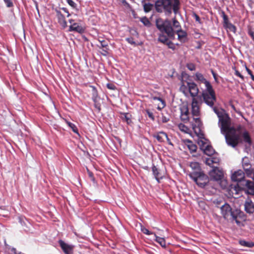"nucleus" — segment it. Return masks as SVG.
<instances>
[{
  "label": "nucleus",
  "mask_w": 254,
  "mask_h": 254,
  "mask_svg": "<svg viewBox=\"0 0 254 254\" xmlns=\"http://www.w3.org/2000/svg\"><path fill=\"white\" fill-rule=\"evenodd\" d=\"M201 94L204 102L210 107L217 115L219 121L218 126L221 133L224 135L228 145L233 148L239 143H243L246 149L251 147L253 140L251 134L244 126L239 125L236 127L231 126V119L225 110L213 107L216 100L215 91L211 85L205 87Z\"/></svg>",
  "instance_id": "1"
},
{
  "label": "nucleus",
  "mask_w": 254,
  "mask_h": 254,
  "mask_svg": "<svg viewBox=\"0 0 254 254\" xmlns=\"http://www.w3.org/2000/svg\"><path fill=\"white\" fill-rule=\"evenodd\" d=\"M157 28L161 32L167 34L170 38L174 39L175 34L178 35V39L182 43H185L188 40L187 33L182 29L180 22L174 17L172 21L169 19L163 20L158 18L156 20Z\"/></svg>",
  "instance_id": "2"
},
{
  "label": "nucleus",
  "mask_w": 254,
  "mask_h": 254,
  "mask_svg": "<svg viewBox=\"0 0 254 254\" xmlns=\"http://www.w3.org/2000/svg\"><path fill=\"white\" fill-rule=\"evenodd\" d=\"M201 102H199L197 98H192L191 102V114L193 116V119L196 125H192V128L196 132L197 126L199 127L201 125V121L199 118L200 115V107Z\"/></svg>",
  "instance_id": "3"
},
{
  "label": "nucleus",
  "mask_w": 254,
  "mask_h": 254,
  "mask_svg": "<svg viewBox=\"0 0 254 254\" xmlns=\"http://www.w3.org/2000/svg\"><path fill=\"white\" fill-rule=\"evenodd\" d=\"M155 7L157 12H165L166 15H169L172 13L173 3L172 0H157Z\"/></svg>",
  "instance_id": "4"
},
{
  "label": "nucleus",
  "mask_w": 254,
  "mask_h": 254,
  "mask_svg": "<svg viewBox=\"0 0 254 254\" xmlns=\"http://www.w3.org/2000/svg\"><path fill=\"white\" fill-rule=\"evenodd\" d=\"M190 177L201 188H204L208 182V178L202 172L190 173Z\"/></svg>",
  "instance_id": "5"
},
{
  "label": "nucleus",
  "mask_w": 254,
  "mask_h": 254,
  "mask_svg": "<svg viewBox=\"0 0 254 254\" xmlns=\"http://www.w3.org/2000/svg\"><path fill=\"white\" fill-rule=\"evenodd\" d=\"M221 214L223 217L226 219H231L234 213L232 211V208L230 205L225 203L221 207Z\"/></svg>",
  "instance_id": "6"
},
{
  "label": "nucleus",
  "mask_w": 254,
  "mask_h": 254,
  "mask_svg": "<svg viewBox=\"0 0 254 254\" xmlns=\"http://www.w3.org/2000/svg\"><path fill=\"white\" fill-rule=\"evenodd\" d=\"M210 178L216 181L221 180L223 177V172L222 170L218 167H214L213 169L209 172Z\"/></svg>",
  "instance_id": "7"
},
{
  "label": "nucleus",
  "mask_w": 254,
  "mask_h": 254,
  "mask_svg": "<svg viewBox=\"0 0 254 254\" xmlns=\"http://www.w3.org/2000/svg\"><path fill=\"white\" fill-rule=\"evenodd\" d=\"M187 85L189 88V92L192 98H196L197 96L199 89L197 85L194 82H187Z\"/></svg>",
  "instance_id": "8"
},
{
  "label": "nucleus",
  "mask_w": 254,
  "mask_h": 254,
  "mask_svg": "<svg viewBox=\"0 0 254 254\" xmlns=\"http://www.w3.org/2000/svg\"><path fill=\"white\" fill-rule=\"evenodd\" d=\"M59 243L65 254H73L74 246L65 243L61 240Z\"/></svg>",
  "instance_id": "9"
},
{
  "label": "nucleus",
  "mask_w": 254,
  "mask_h": 254,
  "mask_svg": "<svg viewBox=\"0 0 254 254\" xmlns=\"http://www.w3.org/2000/svg\"><path fill=\"white\" fill-rule=\"evenodd\" d=\"M181 119L184 123H187L189 121V112L188 106L183 105L180 108Z\"/></svg>",
  "instance_id": "10"
},
{
  "label": "nucleus",
  "mask_w": 254,
  "mask_h": 254,
  "mask_svg": "<svg viewBox=\"0 0 254 254\" xmlns=\"http://www.w3.org/2000/svg\"><path fill=\"white\" fill-rule=\"evenodd\" d=\"M245 178V173L241 170L235 171L231 176V179L234 182H241Z\"/></svg>",
  "instance_id": "11"
},
{
  "label": "nucleus",
  "mask_w": 254,
  "mask_h": 254,
  "mask_svg": "<svg viewBox=\"0 0 254 254\" xmlns=\"http://www.w3.org/2000/svg\"><path fill=\"white\" fill-rule=\"evenodd\" d=\"M55 11L59 23L63 28H65L67 26V23L64 16L59 10L56 9Z\"/></svg>",
  "instance_id": "12"
},
{
  "label": "nucleus",
  "mask_w": 254,
  "mask_h": 254,
  "mask_svg": "<svg viewBox=\"0 0 254 254\" xmlns=\"http://www.w3.org/2000/svg\"><path fill=\"white\" fill-rule=\"evenodd\" d=\"M244 186H245L246 189L245 192L248 194L254 195V183L250 180H247L246 181Z\"/></svg>",
  "instance_id": "13"
},
{
  "label": "nucleus",
  "mask_w": 254,
  "mask_h": 254,
  "mask_svg": "<svg viewBox=\"0 0 254 254\" xmlns=\"http://www.w3.org/2000/svg\"><path fill=\"white\" fill-rule=\"evenodd\" d=\"M245 210L249 214L254 212V204L250 198H248L245 201Z\"/></svg>",
  "instance_id": "14"
},
{
  "label": "nucleus",
  "mask_w": 254,
  "mask_h": 254,
  "mask_svg": "<svg viewBox=\"0 0 254 254\" xmlns=\"http://www.w3.org/2000/svg\"><path fill=\"white\" fill-rule=\"evenodd\" d=\"M242 166L244 170H245L246 175L249 171L252 169L251 168V165L250 162V161L247 157H244L242 160Z\"/></svg>",
  "instance_id": "15"
},
{
  "label": "nucleus",
  "mask_w": 254,
  "mask_h": 254,
  "mask_svg": "<svg viewBox=\"0 0 254 254\" xmlns=\"http://www.w3.org/2000/svg\"><path fill=\"white\" fill-rule=\"evenodd\" d=\"M195 79L205 84V87L211 85L210 82L206 80L203 75L200 73L197 72L195 73Z\"/></svg>",
  "instance_id": "16"
},
{
  "label": "nucleus",
  "mask_w": 254,
  "mask_h": 254,
  "mask_svg": "<svg viewBox=\"0 0 254 254\" xmlns=\"http://www.w3.org/2000/svg\"><path fill=\"white\" fill-rule=\"evenodd\" d=\"M69 31H76L78 33H82L84 30L82 26H80L77 23H73L72 24L70 25L69 27Z\"/></svg>",
  "instance_id": "17"
},
{
  "label": "nucleus",
  "mask_w": 254,
  "mask_h": 254,
  "mask_svg": "<svg viewBox=\"0 0 254 254\" xmlns=\"http://www.w3.org/2000/svg\"><path fill=\"white\" fill-rule=\"evenodd\" d=\"M220 159L218 157L216 156H212L209 158H207L205 159V163L208 165L211 166L213 164H218L219 163Z\"/></svg>",
  "instance_id": "18"
},
{
  "label": "nucleus",
  "mask_w": 254,
  "mask_h": 254,
  "mask_svg": "<svg viewBox=\"0 0 254 254\" xmlns=\"http://www.w3.org/2000/svg\"><path fill=\"white\" fill-rule=\"evenodd\" d=\"M190 167L192 169V172L190 173H196V172H201V169L199 166V164L196 162H193L190 163Z\"/></svg>",
  "instance_id": "19"
},
{
  "label": "nucleus",
  "mask_w": 254,
  "mask_h": 254,
  "mask_svg": "<svg viewBox=\"0 0 254 254\" xmlns=\"http://www.w3.org/2000/svg\"><path fill=\"white\" fill-rule=\"evenodd\" d=\"M154 137L158 141L164 142L166 138H167V134L163 131H161L154 135Z\"/></svg>",
  "instance_id": "20"
},
{
  "label": "nucleus",
  "mask_w": 254,
  "mask_h": 254,
  "mask_svg": "<svg viewBox=\"0 0 254 254\" xmlns=\"http://www.w3.org/2000/svg\"><path fill=\"white\" fill-rule=\"evenodd\" d=\"M202 150L204 153L209 156H211V155H213V154L215 152V151L212 148V147L211 145H209V144L206 145Z\"/></svg>",
  "instance_id": "21"
},
{
  "label": "nucleus",
  "mask_w": 254,
  "mask_h": 254,
  "mask_svg": "<svg viewBox=\"0 0 254 254\" xmlns=\"http://www.w3.org/2000/svg\"><path fill=\"white\" fill-rule=\"evenodd\" d=\"M152 171L153 172V174L155 178L157 181V182H159V179H162V177L160 175V173L158 170V169L153 165L152 167Z\"/></svg>",
  "instance_id": "22"
},
{
  "label": "nucleus",
  "mask_w": 254,
  "mask_h": 254,
  "mask_svg": "<svg viewBox=\"0 0 254 254\" xmlns=\"http://www.w3.org/2000/svg\"><path fill=\"white\" fill-rule=\"evenodd\" d=\"M173 3V10L175 14H177L180 9V1L179 0H172Z\"/></svg>",
  "instance_id": "23"
},
{
  "label": "nucleus",
  "mask_w": 254,
  "mask_h": 254,
  "mask_svg": "<svg viewBox=\"0 0 254 254\" xmlns=\"http://www.w3.org/2000/svg\"><path fill=\"white\" fill-rule=\"evenodd\" d=\"M168 37L169 38L167 34L166 35L163 33H161L159 35L158 40L160 42L165 44L169 41Z\"/></svg>",
  "instance_id": "24"
},
{
  "label": "nucleus",
  "mask_w": 254,
  "mask_h": 254,
  "mask_svg": "<svg viewBox=\"0 0 254 254\" xmlns=\"http://www.w3.org/2000/svg\"><path fill=\"white\" fill-rule=\"evenodd\" d=\"M154 235L155 238V241L158 243L162 247L166 248V244L164 238L159 237L157 236L155 234H154Z\"/></svg>",
  "instance_id": "25"
},
{
  "label": "nucleus",
  "mask_w": 254,
  "mask_h": 254,
  "mask_svg": "<svg viewBox=\"0 0 254 254\" xmlns=\"http://www.w3.org/2000/svg\"><path fill=\"white\" fill-rule=\"evenodd\" d=\"M187 145L191 152H194L196 151L197 149V146L196 145L193 144L192 141L190 140L187 141Z\"/></svg>",
  "instance_id": "26"
},
{
  "label": "nucleus",
  "mask_w": 254,
  "mask_h": 254,
  "mask_svg": "<svg viewBox=\"0 0 254 254\" xmlns=\"http://www.w3.org/2000/svg\"><path fill=\"white\" fill-rule=\"evenodd\" d=\"M99 42H100V45H98V47L100 48H105V49L103 50L104 52H105L106 53H107V50H108V42L106 41L105 40H99Z\"/></svg>",
  "instance_id": "27"
},
{
  "label": "nucleus",
  "mask_w": 254,
  "mask_h": 254,
  "mask_svg": "<svg viewBox=\"0 0 254 254\" xmlns=\"http://www.w3.org/2000/svg\"><path fill=\"white\" fill-rule=\"evenodd\" d=\"M90 87L92 89V99L94 102H96L98 98L97 90L96 87L93 86H90Z\"/></svg>",
  "instance_id": "28"
},
{
  "label": "nucleus",
  "mask_w": 254,
  "mask_h": 254,
  "mask_svg": "<svg viewBox=\"0 0 254 254\" xmlns=\"http://www.w3.org/2000/svg\"><path fill=\"white\" fill-rule=\"evenodd\" d=\"M152 99L154 100H158L161 102V105H159L157 107V109L159 110H161L162 109L164 108L165 107V106H166L165 102L163 99H162L161 98L157 97H153Z\"/></svg>",
  "instance_id": "29"
},
{
  "label": "nucleus",
  "mask_w": 254,
  "mask_h": 254,
  "mask_svg": "<svg viewBox=\"0 0 254 254\" xmlns=\"http://www.w3.org/2000/svg\"><path fill=\"white\" fill-rule=\"evenodd\" d=\"M239 243L241 246L248 247V248H252L254 246V243L247 242V241H245L244 240L240 241Z\"/></svg>",
  "instance_id": "30"
},
{
  "label": "nucleus",
  "mask_w": 254,
  "mask_h": 254,
  "mask_svg": "<svg viewBox=\"0 0 254 254\" xmlns=\"http://www.w3.org/2000/svg\"><path fill=\"white\" fill-rule=\"evenodd\" d=\"M178 127L181 131L185 133H188L189 131V128L182 123L179 124L178 125Z\"/></svg>",
  "instance_id": "31"
},
{
  "label": "nucleus",
  "mask_w": 254,
  "mask_h": 254,
  "mask_svg": "<svg viewBox=\"0 0 254 254\" xmlns=\"http://www.w3.org/2000/svg\"><path fill=\"white\" fill-rule=\"evenodd\" d=\"M143 6L144 10L145 12L150 11L153 7V4L150 3H144L143 4Z\"/></svg>",
  "instance_id": "32"
},
{
  "label": "nucleus",
  "mask_w": 254,
  "mask_h": 254,
  "mask_svg": "<svg viewBox=\"0 0 254 254\" xmlns=\"http://www.w3.org/2000/svg\"><path fill=\"white\" fill-rule=\"evenodd\" d=\"M180 90L186 95L188 94V92H189V88L188 85H185L184 83L180 86Z\"/></svg>",
  "instance_id": "33"
},
{
  "label": "nucleus",
  "mask_w": 254,
  "mask_h": 254,
  "mask_svg": "<svg viewBox=\"0 0 254 254\" xmlns=\"http://www.w3.org/2000/svg\"><path fill=\"white\" fill-rule=\"evenodd\" d=\"M224 27L232 32H233L234 33L236 32V27L230 22L229 23H227V24L226 25L224 26Z\"/></svg>",
  "instance_id": "34"
},
{
  "label": "nucleus",
  "mask_w": 254,
  "mask_h": 254,
  "mask_svg": "<svg viewBox=\"0 0 254 254\" xmlns=\"http://www.w3.org/2000/svg\"><path fill=\"white\" fill-rule=\"evenodd\" d=\"M198 144L200 146V148L202 150L208 144L202 139H200L198 141Z\"/></svg>",
  "instance_id": "35"
},
{
  "label": "nucleus",
  "mask_w": 254,
  "mask_h": 254,
  "mask_svg": "<svg viewBox=\"0 0 254 254\" xmlns=\"http://www.w3.org/2000/svg\"><path fill=\"white\" fill-rule=\"evenodd\" d=\"M130 115L127 113H124L123 116V119L125 120L127 124H130L131 123V120L130 118Z\"/></svg>",
  "instance_id": "36"
},
{
  "label": "nucleus",
  "mask_w": 254,
  "mask_h": 254,
  "mask_svg": "<svg viewBox=\"0 0 254 254\" xmlns=\"http://www.w3.org/2000/svg\"><path fill=\"white\" fill-rule=\"evenodd\" d=\"M67 124L74 132L78 134V129L74 124L69 122H67Z\"/></svg>",
  "instance_id": "37"
},
{
  "label": "nucleus",
  "mask_w": 254,
  "mask_h": 254,
  "mask_svg": "<svg viewBox=\"0 0 254 254\" xmlns=\"http://www.w3.org/2000/svg\"><path fill=\"white\" fill-rule=\"evenodd\" d=\"M141 22L145 26H149L150 24V22L148 19L146 17H143L140 19Z\"/></svg>",
  "instance_id": "38"
},
{
  "label": "nucleus",
  "mask_w": 254,
  "mask_h": 254,
  "mask_svg": "<svg viewBox=\"0 0 254 254\" xmlns=\"http://www.w3.org/2000/svg\"><path fill=\"white\" fill-rule=\"evenodd\" d=\"M141 231L142 233H143L144 234H145L146 235H149L154 234L153 233L151 232L147 229H146L145 227H143V226H141Z\"/></svg>",
  "instance_id": "39"
},
{
  "label": "nucleus",
  "mask_w": 254,
  "mask_h": 254,
  "mask_svg": "<svg viewBox=\"0 0 254 254\" xmlns=\"http://www.w3.org/2000/svg\"><path fill=\"white\" fill-rule=\"evenodd\" d=\"M145 112L148 115V117L152 120V121H154L155 117L152 112H151L149 109H146Z\"/></svg>",
  "instance_id": "40"
},
{
  "label": "nucleus",
  "mask_w": 254,
  "mask_h": 254,
  "mask_svg": "<svg viewBox=\"0 0 254 254\" xmlns=\"http://www.w3.org/2000/svg\"><path fill=\"white\" fill-rule=\"evenodd\" d=\"M222 17L223 19L224 26L226 25L227 23H230L228 18L227 16L225 14L224 12L222 13Z\"/></svg>",
  "instance_id": "41"
},
{
  "label": "nucleus",
  "mask_w": 254,
  "mask_h": 254,
  "mask_svg": "<svg viewBox=\"0 0 254 254\" xmlns=\"http://www.w3.org/2000/svg\"><path fill=\"white\" fill-rule=\"evenodd\" d=\"M187 67L189 70L191 71H193L195 69V65L192 63L188 64H187Z\"/></svg>",
  "instance_id": "42"
},
{
  "label": "nucleus",
  "mask_w": 254,
  "mask_h": 254,
  "mask_svg": "<svg viewBox=\"0 0 254 254\" xmlns=\"http://www.w3.org/2000/svg\"><path fill=\"white\" fill-rule=\"evenodd\" d=\"M66 1L73 8H76V4L72 0H66Z\"/></svg>",
  "instance_id": "43"
},
{
  "label": "nucleus",
  "mask_w": 254,
  "mask_h": 254,
  "mask_svg": "<svg viewBox=\"0 0 254 254\" xmlns=\"http://www.w3.org/2000/svg\"><path fill=\"white\" fill-rule=\"evenodd\" d=\"M121 2L124 5L126 8H130V4L126 0H121Z\"/></svg>",
  "instance_id": "44"
},
{
  "label": "nucleus",
  "mask_w": 254,
  "mask_h": 254,
  "mask_svg": "<svg viewBox=\"0 0 254 254\" xmlns=\"http://www.w3.org/2000/svg\"><path fill=\"white\" fill-rule=\"evenodd\" d=\"M165 44H166L168 46V48L170 49H171L173 50H174L175 49V46H174L173 43L170 40L167 43H166Z\"/></svg>",
  "instance_id": "45"
},
{
  "label": "nucleus",
  "mask_w": 254,
  "mask_h": 254,
  "mask_svg": "<svg viewBox=\"0 0 254 254\" xmlns=\"http://www.w3.org/2000/svg\"><path fill=\"white\" fill-rule=\"evenodd\" d=\"M4 2L8 7H10L13 6V3L11 0H4Z\"/></svg>",
  "instance_id": "46"
},
{
  "label": "nucleus",
  "mask_w": 254,
  "mask_h": 254,
  "mask_svg": "<svg viewBox=\"0 0 254 254\" xmlns=\"http://www.w3.org/2000/svg\"><path fill=\"white\" fill-rule=\"evenodd\" d=\"M231 219H232L233 221H235V222L239 225H240L241 223V222L237 219V217L234 214H233V215L231 217Z\"/></svg>",
  "instance_id": "47"
},
{
  "label": "nucleus",
  "mask_w": 254,
  "mask_h": 254,
  "mask_svg": "<svg viewBox=\"0 0 254 254\" xmlns=\"http://www.w3.org/2000/svg\"><path fill=\"white\" fill-rule=\"evenodd\" d=\"M126 41L131 45H135V42L134 41L132 37L126 38Z\"/></svg>",
  "instance_id": "48"
},
{
  "label": "nucleus",
  "mask_w": 254,
  "mask_h": 254,
  "mask_svg": "<svg viewBox=\"0 0 254 254\" xmlns=\"http://www.w3.org/2000/svg\"><path fill=\"white\" fill-rule=\"evenodd\" d=\"M235 74L240 77L242 80H244V76L241 74V73L237 70H235Z\"/></svg>",
  "instance_id": "49"
},
{
  "label": "nucleus",
  "mask_w": 254,
  "mask_h": 254,
  "mask_svg": "<svg viewBox=\"0 0 254 254\" xmlns=\"http://www.w3.org/2000/svg\"><path fill=\"white\" fill-rule=\"evenodd\" d=\"M107 87L108 89L111 90H115L116 89V86L113 84L108 83L107 84Z\"/></svg>",
  "instance_id": "50"
},
{
  "label": "nucleus",
  "mask_w": 254,
  "mask_h": 254,
  "mask_svg": "<svg viewBox=\"0 0 254 254\" xmlns=\"http://www.w3.org/2000/svg\"><path fill=\"white\" fill-rule=\"evenodd\" d=\"M61 9L62 10H63L64 12L66 13H67V17H68L70 16V13H69L67 9L65 7H62L61 8Z\"/></svg>",
  "instance_id": "51"
},
{
  "label": "nucleus",
  "mask_w": 254,
  "mask_h": 254,
  "mask_svg": "<svg viewBox=\"0 0 254 254\" xmlns=\"http://www.w3.org/2000/svg\"><path fill=\"white\" fill-rule=\"evenodd\" d=\"M193 16L195 19V20L196 21H198V22H200V18L198 16V15H197L195 13H193Z\"/></svg>",
  "instance_id": "52"
},
{
  "label": "nucleus",
  "mask_w": 254,
  "mask_h": 254,
  "mask_svg": "<svg viewBox=\"0 0 254 254\" xmlns=\"http://www.w3.org/2000/svg\"><path fill=\"white\" fill-rule=\"evenodd\" d=\"M169 120V119L168 118H167V117H166L165 116L162 117V121L163 123H167L168 122Z\"/></svg>",
  "instance_id": "53"
},
{
  "label": "nucleus",
  "mask_w": 254,
  "mask_h": 254,
  "mask_svg": "<svg viewBox=\"0 0 254 254\" xmlns=\"http://www.w3.org/2000/svg\"><path fill=\"white\" fill-rule=\"evenodd\" d=\"M11 252L13 254H19V253H17V251L16 249L14 248H11Z\"/></svg>",
  "instance_id": "54"
},
{
  "label": "nucleus",
  "mask_w": 254,
  "mask_h": 254,
  "mask_svg": "<svg viewBox=\"0 0 254 254\" xmlns=\"http://www.w3.org/2000/svg\"><path fill=\"white\" fill-rule=\"evenodd\" d=\"M212 74L213 75V76L215 79V80L217 82V79L216 77V74L215 73V72L213 71H212Z\"/></svg>",
  "instance_id": "55"
},
{
  "label": "nucleus",
  "mask_w": 254,
  "mask_h": 254,
  "mask_svg": "<svg viewBox=\"0 0 254 254\" xmlns=\"http://www.w3.org/2000/svg\"><path fill=\"white\" fill-rule=\"evenodd\" d=\"M250 35L252 37V38L254 39V33L252 31L249 32Z\"/></svg>",
  "instance_id": "56"
},
{
  "label": "nucleus",
  "mask_w": 254,
  "mask_h": 254,
  "mask_svg": "<svg viewBox=\"0 0 254 254\" xmlns=\"http://www.w3.org/2000/svg\"><path fill=\"white\" fill-rule=\"evenodd\" d=\"M246 70H247L248 73H249V74H250V75L253 74L252 71L247 67H246Z\"/></svg>",
  "instance_id": "57"
},
{
  "label": "nucleus",
  "mask_w": 254,
  "mask_h": 254,
  "mask_svg": "<svg viewBox=\"0 0 254 254\" xmlns=\"http://www.w3.org/2000/svg\"><path fill=\"white\" fill-rule=\"evenodd\" d=\"M166 139L167 140L168 143L170 144V145H173L170 139L168 138V137L167 136V138H166Z\"/></svg>",
  "instance_id": "58"
},
{
  "label": "nucleus",
  "mask_w": 254,
  "mask_h": 254,
  "mask_svg": "<svg viewBox=\"0 0 254 254\" xmlns=\"http://www.w3.org/2000/svg\"><path fill=\"white\" fill-rule=\"evenodd\" d=\"M73 21H74V20L73 19H69V22L71 24H72L73 23Z\"/></svg>",
  "instance_id": "59"
},
{
  "label": "nucleus",
  "mask_w": 254,
  "mask_h": 254,
  "mask_svg": "<svg viewBox=\"0 0 254 254\" xmlns=\"http://www.w3.org/2000/svg\"><path fill=\"white\" fill-rule=\"evenodd\" d=\"M251 78L254 81V75L252 74L251 75Z\"/></svg>",
  "instance_id": "60"
},
{
  "label": "nucleus",
  "mask_w": 254,
  "mask_h": 254,
  "mask_svg": "<svg viewBox=\"0 0 254 254\" xmlns=\"http://www.w3.org/2000/svg\"><path fill=\"white\" fill-rule=\"evenodd\" d=\"M89 176H90V177H92V175L91 173H89Z\"/></svg>",
  "instance_id": "61"
},
{
  "label": "nucleus",
  "mask_w": 254,
  "mask_h": 254,
  "mask_svg": "<svg viewBox=\"0 0 254 254\" xmlns=\"http://www.w3.org/2000/svg\"><path fill=\"white\" fill-rule=\"evenodd\" d=\"M232 107L233 108H234V105H232Z\"/></svg>",
  "instance_id": "62"
}]
</instances>
